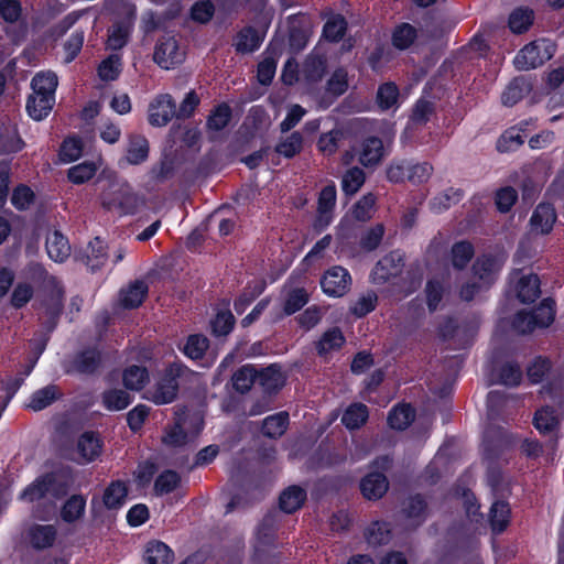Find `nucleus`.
Listing matches in <instances>:
<instances>
[{
    "label": "nucleus",
    "instance_id": "1",
    "mask_svg": "<svg viewBox=\"0 0 564 564\" xmlns=\"http://www.w3.org/2000/svg\"><path fill=\"white\" fill-rule=\"evenodd\" d=\"M105 9L127 18V21L116 23L109 30L107 47L117 51L127 44L131 35L135 18V7L127 0H105Z\"/></svg>",
    "mask_w": 564,
    "mask_h": 564
},
{
    "label": "nucleus",
    "instance_id": "2",
    "mask_svg": "<svg viewBox=\"0 0 564 564\" xmlns=\"http://www.w3.org/2000/svg\"><path fill=\"white\" fill-rule=\"evenodd\" d=\"M101 206L119 216L134 214L142 204L140 197L126 182L112 183L100 197Z\"/></svg>",
    "mask_w": 564,
    "mask_h": 564
},
{
    "label": "nucleus",
    "instance_id": "3",
    "mask_svg": "<svg viewBox=\"0 0 564 564\" xmlns=\"http://www.w3.org/2000/svg\"><path fill=\"white\" fill-rule=\"evenodd\" d=\"M554 306L553 300L544 299L533 312H519L512 321V328L519 334H527L549 327L555 318Z\"/></svg>",
    "mask_w": 564,
    "mask_h": 564
},
{
    "label": "nucleus",
    "instance_id": "4",
    "mask_svg": "<svg viewBox=\"0 0 564 564\" xmlns=\"http://www.w3.org/2000/svg\"><path fill=\"white\" fill-rule=\"evenodd\" d=\"M505 258L502 256L497 257H480L473 265L474 278L479 280V284H467L460 290L462 299L470 301L474 299L476 291L481 288L488 286L496 280Z\"/></svg>",
    "mask_w": 564,
    "mask_h": 564
},
{
    "label": "nucleus",
    "instance_id": "5",
    "mask_svg": "<svg viewBox=\"0 0 564 564\" xmlns=\"http://www.w3.org/2000/svg\"><path fill=\"white\" fill-rule=\"evenodd\" d=\"M544 399L555 402L556 408L545 405L538 410L534 415V426L540 433L552 432L562 417L561 406L564 400V384H560L555 389L552 387H543L541 391Z\"/></svg>",
    "mask_w": 564,
    "mask_h": 564
},
{
    "label": "nucleus",
    "instance_id": "6",
    "mask_svg": "<svg viewBox=\"0 0 564 564\" xmlns=\"http://www.w3.org/2000/svg\"><path fill=\"white\" fill-rule=\"evenodd\" d=\"M204 421L200 414L195 413L181 419L175 425L167 430L162 438L163 444L169 448H181L193 441L203 430Z\"/></svg>",
    "mask_w": 564,
    "mask_h": 564
},
{
    "label": "nucleus",
    "instance_id": "7",
    "mask_svg": "<svg viewBox=\"0 0 564 564\" xmlns=\"http://www.w3.org/2000/svg\"><path fill=\"white\" fill-rule=\"evenodd\" d=\"M554 53V45L549 40H538L525 45L514 57L513 63L518 69L528 70L536 68L549 61Z\"/></svg>",
    "mask_w": 564,
    "mask_h": 564
},
{
    "label": "nucleus",
    "instance_id": "8",
    "mask_svg": "<svg viewBox=\"0 0 564 564\" xmlns=\"http://www.w3.org/2000/svg\"><path fill=\"white\" fill-rule=\"evenodd\" d=\"M64 290L57 279L53 275H45L43 280V294L41 300V307L51 325L47 327V333L54 328L55 319L58 317L63 307Z\"/></svg>",
    "mask_w": 564,
    "mask_h": 564
},
{
    "label": "nucleus",
    "instance_id": "9",
    "mask_svg": "<svg viewBox=\"0 0 564 564\" xmlns=\"http://www.w3.org/2000/svg\"><path fill=\"white\" fill-rule=\"evenodd\" d=\"M403 267V254L399 251H392L377 262L370 274L371 282L377 285L390 283L399 278Z\"/></svg>",
    "mask_w": 564,
    "mask_h": 564
},
{
    "label": "nucleus",
    "instance_id": "10",
    "mask_svg": "<svg viewBox=\"0 0 564 564\" xmlns=\"http://www.w3.org/2000/svg\"><path fill=\"white\" fill-rule=\"evenodd\" d=\"M182 372V366L173 364L167 369L166 376L161 379L151 390L147 393V399L155 404L171 403L177 392L176 377Z\"/></svg>",
    "mask_w": 564,
    "mask_h": 564
},
{
    "label": "nucleus",
    "instance_id": "11",
    "mask_svg": "<svg viewBox=\"0 0 564 564\" xmlns=\"http://www.w3.org/2000/svg\"><path fill=\"white\" fill-rule=\"evenodd\" d=\"M351 284V276L347 269L334 265L328 269L321 280L323 292L332 297L345 295Z\"/></svg>",
    "mask_w": 564,
    "mask_h": 564
},
{
    "label": "nucleus",
    "instance_id": "12",
    "mask_svg": "<svg viewBox=\"0 0 564 564\" xmlns=\"http://www.w3.org/2000/svg\"><path fill=\"white\" fill-rule=\"evenodd\" d=\"M185 52L174 37L160 41L154 51L153 59L162 68L171 69L184 61Z\"/></svg>",
    "mask_w": 564,
    "mask_h": 564
},
{
    "label": "nucleus",
    "instance_id": "13",
    "mask_svg": "<svg viewBox=\"0 0 564 564\" xmlns=\"http://www.w3.org/2000/svg\"><path fill=\"white\" fill-rule=\"evenodd\" d=\"M176 115V107L169 94L156 96L149 105L148 120L153 127H164Z\"/></svg>",
    "mask_w": 564,
    "mask_h": 564
},
{
    "label": "nucleus",
    "instance_id": "14",
    "mask_svg": "<svg viewBox=\"0 0 564 564\" xmlns=\"http://www.w3.org/2000/svg\"><path fill=\"white\" fill-rule=\"evenodd\" d=\"M102 452V440L95 432H84L77 440L74 459L79 464H88L97 459Z\"/></svg>",
    "mask_w": 564,
    "mask_h": 564
},
{
    "label": "nucleus",
    "instance_id": "15",
    "mask_svg": "<svg viewBox=\"0 0 564 564\" xmlns=\"http://www.w3.org/2000/svg\"><path fill=\"white\" fill-rule=\"evenodd\" d=\"M557 215L551 204L541 203L533 210L529 227L532 235H549L556 223Z\"/></svg>",
    "mask_w": 564,
    "mask_h": 564
},
{
    "label": "nucleus",
    "instance_id": "16",
    "mask_svg": "<svg viewBox=\"0 0 564 564\" xmlns=\"http://www.w3.org/2000/svg\"><path fill=\"white\" fill-rule=\"evenodd\" d=\"M56 534L57 531L53 524H33L28 530L26 539L32 547L43 550L54 544Z\"/></svg>",
    "mask_w": 564,
    "mask_h": 564
},
{
    "label": "nucleus",
    "instance_id": "17",
    "mask_svg": "<svg viewBox=\"0 0 564 564\" xmlns=\"http://www.w3.org/2000/svg\"><path fill=\"white\" fill-rule=\"evenodd\" d=\"M336 204V186L329 184L325 186L318 197V216L315 226L324 229L332 221V210Z\"/></svg>",
    "mask_w": 564,
    "mask_h": 564
},
{
    "label": "nucleus",
    "instance_id": "18",
    "mask_svg": "<svg viewBox=\"0 0 564 564\" xmlns=\"http://www.w3.org/2000/svg\"><path fill=\"white\" fill-rule=\"evenodd\" d=\"M53 482L54 477L52 475L39 477L21 492L20 500L24 502H35L45 498L52 492Z\"/></svg>",
    "mask_w": 564,
    "mask_h": 564
},
{
    "label": "nucleus",
    "instance_id": "19",
    "mask_svg": "<svg viewBox=\"0 0 564 564\" xmlns=\"http://www.w3.org/2000/svg\"><path fill=\"white\" fill-rule=\"evenodd\" d=\"M358 156L359 162L366 167L377 165L384 156L382 141L375 137L366 139L360 147Z\"/></svg>",
    "mask_w": 564,
    "mask_h": 564
},
{
    "label": "nucleus",
    "instance_id": "20",
    "mask_svg": "<svg viewBox=\"0 0 564 564\" xmlns=\"http://www.w3.org/2000/svg\"><path fill=\"white\" fill-rule=\"evenodd\" d=\"M360 489L365 498L376 500L388 490V480L381 473H370L361 480Z\"/></svg>",
    "mask_w": 564,
    "mask_h": 564
},
{
    "label": "nucleus",
    "instance_id": "21",
    "mask_svg": "<svg viewBox=\"0 0 564 564\" xmlns=\"http://www.w3.org/2000/svg\"><path fill=\"white\" fill-rule=\"evenodd\" d=\"M148 294V285L143 281H135L122 289L119 303L124 308H134L142 304Z\"/></svg>",
    "mask_w": 564,
    "mask_h": 564
},
{
    "label": "nucleus",
    "instance_id": "22",
    "mask_svg": "<svg viewBox=\"0 0 564 564\" xmlns=\"http://www.w3.org/2000/svg\"><path fill=\"white\" fill-rule=\"evenodd\" d=\"M102 164V159L99 155L95 161H85L69 167L67 177L73 184H84L91 180Z\"/></svg>",
    "mask_w": 564,
    "mask_h": 564
},
{
    "label": "nucleus",
    "instance_id": "23",
    "mask_svg": "<svg viewBox=\"0 0 564 564\" xmlns=\"http://www.w3.org/2000/svg\"><path fill=\"white\" fill-rule=\"evenodd\" d=\"M149 155V142L140 134H132L128 139L126 160L129 164L138 165L144 162Z\"/></svg>",
    "mask_w": 564,
    "mask_h": 564
},
{
    "label": "nucleus",
    "instance_id": "24",
    "mask_svg": "<svg viewBox=\"0 0 564 564\" xmlns=\"http://www.w3.org/2000/svg\"><path fill=\"white\" fill-rule=\"evenodd\" d=\"M46 251L53 261L63 262L70 254V246L61 232L53 231L46 238Z\"/></svg>",
    "mask_w": 564,
    "mask_h": 564
},
{
    "label": "nucleus",
    "instance_id": "25",
    "mask_svg": "<svg viewBox=\"0 0 564 564\" xmlns=\"http://www.w3.org/2000/svg\"><path fill=\"white\" fill-rule=\"evenodd\" d=\"M149 380L150 376L145 366L131 365L127 367L122 373L124 387L132 391L142 390Z\"/></svg>",
    "mask_w": 564,
    "mask_h": 564
},
{
    "label": "nucleus",
    "instance_id": "26",
    "mask_svg": "<svg viewBox=\"0 0 564 564\" xmlns=\"http://www.w3.org/2000/svg\"><path fill=\"white\" fill-rule=\"evenodd\" d=\"M268 28V23L265 28ZM265 30L261 32L256 31L252 28H246L239 32L236 40V50L242 53H250L258 50L264 39Z\"/></svg>",
    "mask_w": 564,
    "mask_h": 564
},
{
    "label": "nucleus",
    "instance_id": "27",
    "mask_svg": "<svg viewBox=\"0 0 564 564\" xmlns=\"http://www.w3.org/2000/svg\"><path fill=\"white\" fill-rule=\"evenodd\" d=\"M173 556V551L161 541L149 542L144 551V561L148 564H170Z\"/></svg>",
    "mask_w": 564,
    "mask_h": 564
},
{
    "label": "nucleus",
    "instance_id": "28",
    "mask_svg": "<svg viewBox=\"0 0 564 564\" xmlns=\"http://www.w3.org/2000/svg\"><path fill=\"white\" fill-rule=\"evenodd\" d=\"M54 102L55 97L31 95L26 102L28 113L34 120H43L50 115Z\"/></svg>",
    "mask_w": 564,
    "mask_h": 564
},
{
    "label": "nucleus",
    "instance_id": "29",
    "mask_svg": "<svg viewBox=\"0 0 564 564\" xmlns=\"http://www.w3.org/2000/svg\"><path fill=\"white\" fill-rule=\"evenodd\" d=\"M258 380L260 386L267 392H273L281 389L285 383V375L281 368L276 365H271L258 373Z\"/></svg>",
    "mask_w": 564,
    "mask_h": 564
},
{
    "label": "nucleus",
    "instance_id": "30",
    "mask_svg": "<svg viewBox=\"0 0 564 564\" xmlns=\"http://www.w3.org/2000/svg\"><path fill=\"white\" fill-rule=\"evenodd\" d=\"M58 80L57 76L52 72L37 73L31 83L32 95H42L47 97H55V90Z\"/></svg>",
    "mask_w": 564,
    "mask_h": 564
},
{
    "label": "nucleus",
    "instance_id": "31",
    "mask_svg": "<svg viewBox=\"0 0 564 564\" xmlns=\"http://www.w3.org/2000/svg\"><path fill=\"white\" fill-rule=\"evenodd\" d=\"M345 343V337L338 327L326 330L316 343L317 352L321 356L338 350Z\"/></svg>",
    "mask_w": 564,
    "mask_h": 564
},
{
    "label": "nucleus",
    "instance_id": "32",
    "mask_svg": "<svg viewBox=\"0 0 564 564\" xmlns=\"http://www.w3.org/2000/svg\"><path fill=\"white\" fill-rule=\"evenodd\" d=\"M540 295V280L535 274L524 275L517 283V296L522 303L533 302Z\"/></svg>",
    "mask_w": 564,
    "mask_h": 564
},
{
    "label": "nucleus",
    "instance_id": "33",
    "mask_svg": "<svg viewBox=\"0 0 564 564\" xmlns=\"http://www.w3.org/2000/svg\"><path fill=\"white\" fill-rule=\"evenodd\" d=\"M366 540L371 546L388 544L391 540V528L386 521H373L365 532Z\"/></svg>",
    "mask_w": 564,
    "mask_h": 564
},
{
    "label": "nucleus",
    "instance_id": "34",
    "mask_svg": "<svg viewBox=\"0 0 564 564\" xmlns=\"http://www.w3.org/2000/svg\"><path fill=\"white\" fill-rule=\"evenodd\" d=\"M368 416V408L365 404L354 403L345 410L341 416V423L348 430H356L366 423Z\"/></svg>",
    "mask_w": 564,
    "mask_h": 564
},
{
    "label": "nucleus",
    "instance_id": "35",
    "mask_svg": "<svg viewBox=\"0 0 564 564\" xmlns=\"http://www.w3.org/2000/svg\"><path fill=\"white\" fill-rule=\"evenodd\" d=\"M306 492L297 486H291L280 496V507L283 511L291 513L296 511L305 501Z\"/></svg>",
    "mask_w": 564,
    "mask_h": 564
},
{
    "label": "nucleus",
    "instance_id": "36",
    "mask_svg": "<svg viewBox=\"0 0 564 564\" xmlns=\"http://www.w3.org/2000/svg\"><path fill=\"white\" fill-rule=\"evenodd\" d=\"M490 525L495 533L502 532L509 524L510 508L507 502L496 501L490 508Z\"/></svg>",
    "mask_w": 564,
    "mask_h": 564
},
{
    "label": "nucleus",
    "instance_id": "37",
    "mask_svg": "<svg viewBox=\"0 0 564 564\" xmlns=\"http://www.w3.org/2000/svg\"><path fill=\"white\" fill-rule=\"evenodd\" d=\"M414 416V410L409 404H400L390 411L388 423L391 429L404 430L413 422Z\"/></svg>",
    "mask_w": 564,
    "mask_h": 564
},
{
    "label": "nucleus",
    "instance_id": "38",
    "mask_svg": "<svg viewBox=\"0 0 564 564\" xmlns=\"http://www.w3.org/2000/svg\"><path fill=\"white\" fill-rule=\"evenodd\" d=\"M128 495L126 485L121 481L111 482L104 494V503L108 509L121 508Z\"/></svg>",
    "mask_w": 564,
    "mask_h": 564
},
{
    "label": "nucleus",
    "instance_id": "39",
    "mask_svg": "<svg viewBox=\"0 0 564 564\" xmlns=\"http://www.w3.org/2000/svg\"><path fill=\"white\" fill-rule=\"evenodd\" d=\"M325 59L319 56H308L304 63L302 73L308 86L319 82L325 73Z\"/></svg>",
    "mask_w": 564,
    "mask_h": 564
},
{
    "label": "nucleus",
    "instance_id": "40",
    "mask_svg": "<svg viewBox=\"0 0 564 564\" xmlns=\"http://www.w3.org/2000/svg\"><path fill=\"white\" fill-rule=\"evenodd\" d=\"M285 299L283 304V311L286 315L294 314L300 311L310 299L307 291L304 288H296L293 290H285Z\"/></svg>",
    "mask_w": 564,
    "mask_h": 564
},
{
    "label": "nucleus",
    "instance_id": "41",
    "mask_svg": "<svg viewBox=\"0 0 564 564\" xmlns=\"http://www.w3.org/2000/svg\"><path fill=\"white\" fill-rule=\"evenodd\" d=\"M129 393L121 389H110L102 394V404L108 411H121L131 403Z\"/></svg>",
    "mask_w": 564,
    "mask_h": 564
},
{
    "label": "nucleus",
    "instance_id": "42",
    "mask_svg": "<svg viewBox=\"0 0 564 564\" xmlns=\"http://www.w3.org/2000/svg\"><path fill=\"white\" fill-rule=\"evenodd\" d=\"M289 423V415L285 412H280L273 415L268 416L262 424L263 434L269 437H279L281 436Z\"/></svg>",
    "mask_w": 564,
    "mask_h": 564
},
{
    "label": "nucleus",
    "instance_id": "43",
    "mask_svg": "<svg viewBox=\"0 0 564 564\" xmlns=\"http://www.w3.org/2000/svg\"><path fill=\"white\" fill-rule=\"evenodd\" d=\"M106 245L100 238L93 239L86 249L87 264L94 271L101 268L106 262Z\"/></svg>",
    "mask_w": 564,
    "mask_h": 564
},
{
    "label": "nucleus",
    "instance_id": "44",
    "mask_svg": "<svg viewBox=\"0 0 564 564\" xmlns=\"http://www.w3.org/2000/svg\"><path fill=\"white\" fill-rule=\"evenodd\" d=\"M85 507L86 499L80 495H74L63 506L61 517L66 522H74L84 514Z\"/></svg>",
    "mask_w": 564,
    "mask_h": 564
},
{
    "label": "nucleus",
    "instance_id": "45",
    "mask_svg": "<svg viewBox=\"0 0 564 564\" xmlns=\"http://www.w3.org/2000/svg\"><path fill=\"white\" fill-rule=\"evenodd\" d=\"M475 253L474 246L468 241H458L452 247L451 261L454 268L463 269Z\"/></svg>",
    "mask_w": 564,
    "mask_h": 564
},
{
    "label": "nucleus",
    "instance_id": "46",
    "mask_svg": "<svg viewBox=\"0 0 564 564\" xmlns=\"http://www.w3.org/2000/svg\"><path fill=\"white\" fill-rule=\"evenodd\" d=\"M463 198V192L459 188H447L443 193L436 195L430 203L431 208L435 213H441L452 205L457 204Z\"/></svg>",
    "mask_w": 564,
    "mask_h": 564
},
{
    "label": "nucleus",
    "instance_id": "47",
    "mask_svg": "<svg viewBox=\"0 0 564 564\" xmlns=\"http://www.w3.org/2000/svg\"><path fill=\"white\" fill-rule=\"evenodd\" d=\"M399 90L392 83H386L378 89L377 101L382 110H389L398 107Z\"/></svg>",
    "mask_w": 564,
    "mask_h": 564
},
{
    "label": "nucleus",
    "instance_id": "48",
    "mask_svg": "<svg viewBox=\"0 0 564 564\" xmlns=\"http://www.w3.org/2000/svg\"><path fill=\"white\" fill-rule=\"evenodd\" d=\"M57 397L54 386H47L34 392L28 403V408L33 411H41L48 406Z\"/></svg>",
    "mask_w": 564,
    "mask_h": 564
},
{
    "label": "nucleus",
    "instance_id": "49",
    "mask_svg": "<svg viewBox=\"0 0 564 564\" xmlns=\"http://www.w3.org/2000/svg\"><path fill=\"white\" fill-rule=\"evenodd\" d=\"M257 378V371L252 366H243L232 376V386L238 392L248 391Z\"/></svg>",
    "mask_w": 564,
    "mask_h": 564
},
{
    "label": "nucleus",
    "instance_id": "50",
    "mask_svg": "<svg viewBox=\"0 0 564 564\" xmlns=\"http://www.w3.org/2000/svg\"><path fill=\"white\" fill-rule=\"evenodd\" d=\"M83 142L79 138L70 137L66 139L59 150L61 161L64 163H69L78 160L83 154Z\"/></svg>",
    "mask_w": 564,
    "mask_h": 564
},
{
    "label": "nucleus",
    "instance_id": "51",
    "mask_svg": "<svg viewBox=\"0 0 564 564\" xmlns=\"http://www.w3.org/2000/svg\"><path fill=\"white\" fill-rule=\"evenodd\" d=\"M121 57L118 54L110 55L101 62L98 75L102 80H115L121 72Z\"/></svg>",
    "mask_w": 564,
    "mask_h": 564
},
{
    "label": "nucleus",
    "instance_id": "52",
    "mask_svg": "<svg viewBox=\"0 0 564 564\" xmlns=\"http://www.w3.org/2000/svg\"><path fill=\"white\" fill-rule=\"evenodd\" d=\"M415 37V29L409 23H403L395 28L392 34V43L397 48L405 50L413 43Z\"/></svg>",
    "mask_w": 564,
    "mask_h": 564
},
{
    "label": "nucleus",
    "instance_id": "53",
    "mask_svg": "<svg viewBox=\"0 0 564 564\" xmlns=\"http://www.w3.org/2000/svg\"><path fill=\"white\" fill-rule=\"evenodd\" d=\"M378 296L373 291L361 294L350 306V311L357 317H362L376 308Z\"/></svg>",
    "mask_w": 564,
    "mask_h": 564
},
{
    "label": "nucleus",
    "instance_id": "54",
    "mask_svg": "<svg viewBox=\"0 0 564 564\" xmlns=\"http://www.w3.org/2000/svg\"><path fill=\"white\" fill-rule=\"evenodd\" d=\"M365 183V173L359 167H352L348 170L341 181V188L347 195H352L358 192V189Z\"/></svg>",
    "mask_w": 564,
    "mask_h": 564
},
{
    "label": "nucleus",
    "instance_id": "55",
    "mask_svg": "<svg viewBox=\"0 0 564 564\" xmlns=\"http://www.w3.org/2000/svg\"><path fill=\"white\" fill-rule=\"evenodd\" d=\"M348 88L347 73L345 69H336L327 82L326 94L330 98L343 95Z\"/></svg>",
    "mask_w": 564,
    "mask_h": 564
},
{
    "label": "nucleus",
    "instance_id": "56",
    "mask_svg": "<svg viewBox=\"0 0 564 564\" xmlns=\"http://www.w3.org/2000/svg\"><path fill=\"white\" fill-rule=\"evenodd\" d=\"M533 21V12L529 9H517L509 18V26L514 33H522L531 25Z\"/></svg>",
    "mask_w": 564,
    "mask_h": 564
},
{
    "label": "nucleus",
    "instance_id": "57",
    "mask_svg": "<svg viewBox=\"0 0 564 564\" xmlns=\"http://www.w3.org/2000/svg\"><path fill=\"white\" fill-rule=\"evenodd\" d=\"M522 378V372L517 365H505L499 375L490 379V383H501L505 386H517Z\"/></svg>",
    "mask_w": 564,
    "mask_h": 564
},
{
    "label": "nucleus",
    "instance_id": "58",
    "mask_svg": "<svg viewBox=\"0 0 564 564\" xmlns=\"http://www.w3.org/2000/svg\"><path fill=\"white\" fill-rule=\"evenodd\" d=\"M343 135L344 133L339 129H333L327 133H323L317 142L318 150L325 155L334 154Z\"/></svg>",
    "mask_w": 564,
    "mask_h": 564
},
{
    "label": "nucleus",
    "instance_id": "59",
    "mask_svg": "<svg viewBox=\"0 0 564 564\" xmlns=\"http://www.w3.org/2000/svg\"><path fill=\"white\" fill-rule=\"evenodd\" d=\"M24 143L14 128L0 133V154L14 153L22 150Z\"/></svg>",
    "mask_w": 564,
    "mask_h": 564
},
{
    "label": "nucleus",
    "instance_id": "60",
    "mask_svg": "<svg viewBox=\"0 0 564 564\" xmlns=\"http://www.w3.org/2000/svg\"><path fill=\"white\" fill-rule=\"evenodd\" d=\"M523 142L524 139L521 132L516 128H511L499 138L497 149L500 152H509L518 149Z\"/></svg>",
    "mask_w": 564,
    "mask_h": 564
},
{
    "label": "nucleus",
    "instance_id": "61",
    "mask_svg": "<svg viewBox=\"0 0 564 564\" xmlns=\"http://www.w3.org/2000/svg\"><path fill=\"white\" fill-rule=\"evenodd\" d=\"M181 478L176 471L166 470L155 480L154 490L158 495H165L173 491L180 484Z\"/></svg>",
    "mask_w": 564,
    "mask_h": 564
},
{
    "label": "nucleus",
    "instance_id": "62",
    "mask_svg": "<svg viewBox=\"0 0 564 564\" xmlns=\"http://www.w3.org/2000/svg\"><path fill=\"white\" fill-rule=\"evenodd\" d=\"M215 13V7L210 0H199L192 6L191 18L198 23H207Z\"/></svg>",
    "mask_w": 564,
    "mask_h": 564
},
{
    "label": "nucleus",
    "instance_id": "63",
    "mask_svg": "<svg viewBox=\"0 0 564 564\" xmlns=\"http://www.w3.org/2000/svg\"><path fill=\"white\" fill-rule=\"evenodd\" d=\"M376 197L369 193L362 196L354 206L352 215L357 220L366 221L375 210Z\"/></svg>",
    "mask_w": 564,
    "mask_h": 564
},
{
    "label": "nucleus",
    "instance_id": "64",
    "mask_svg": "<svg viewBox=\"0 0 564 564\" xmlns=\"http://www.w3.org/2000/svg\"><path fill=\"white\" fill-rule=\"evenodd\" d=\"M303 139L299 132H294L276 145V152L285 158H292L302 149Z\"/></svg>",
    "mask_w": 564,
    "mask_h": 564
}]
</instances>
